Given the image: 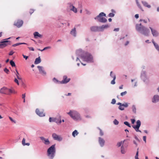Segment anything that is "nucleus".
Returning <instances> with one entry per match:
<instances>
[{"label":"nucleus","instance_id":"603ef678","mask_svg":"<svg viewBox=\"0 0 159 159\" xmlns=\"http://www.w3.org/2000/svg\"><path fill=\"white\" fill-rule=\"evenodd\" d=\"M51 48V47H50V46H48V47H46L45 48H44L43 49L44 50H46V49H50Z\"/></svg>","mask_w":159,"mask_h":159},{"label":"nucleus","instance_id":"37998d69","mask_svg":"<svg viewBox=\"0 0 159 159\" xmlns=\"http://www.w3.org/2000/svg\"><path fill=\"white\" fill-rule=\"evenodd\" d=\"M115 16V14L113 13H110L108 15V16L109 17H112Z\"/></svg>","mask_w":159,"mask_h":159},{"label":"nucleus","instance_id":"cd10ccee","mask_svg":"<svg viewBox=\"0 0 159 159\" xmlns=\"http://www.w3.org/2000/svg\"><path fill=\"white\" fill-rule=\"evenodd\" d=\"M141 2L144 7H147L148 8H151V6L148 5V3L146 2L142 1Z\"/></svg>","mask_w":159,"mask_h":159},{"label":"nucleus","instance_id":"69168bd1","mask_svg":"<svg viewBox=\"0 0 159 159\" xmlns=\"http://www.w3.org/2000/svg\"><path fill=\"white\" fill-rule=\"evenodd\" d=\"M25 94L24 93L22 94V98L23 99H25Z\"/></svg>","mask_w":159,"mask_h":159},{"label":"nucleus","instance_id":"de8ad7c7","mask_svg":"<svg viewBox=\"0 0 159 159\" xmlns=\"http://www.w3.org/2000/svg\"><path fill=\"white\" fill-rule=\"evenodd\" d=\"M9 118L10 120H11L12 122H13V123H16V121H15V120H13V119H12L11 117H9Z\"/></svg>","mask_w":159,"mask_h":159},{"label":"nucleus","instance_id":"4be33fe9","mask_svg":"<svg viewBox=\"0 0 159 159\" xmlns=\"http://www.w3.org/2000/svg\"><path fill=\"white\" fill-rule=\"evenodd\" d=\"M36 114L41 117L44 116L45 114L42 111H40L38 109H36L35 111Z\"/></svg>","mask_w":159,"mask_h":159},{"label":"nucleus","instance_id":"680f3d73","mask_svg":"<svg viewBox=\"0 0 159 159\" xmlns=\"http://www.w3.org/2000/svg\"><path fill=\"white\" fill-rule=\"evenodd\" d=\"M12 93L16 94L17 93V92L13 88L12 89Z\"/></svg>","mask_w":159,"mask_h":159},{"label":"nucleus","instance_id":"0e129e2a","mask_svg":"<svg viewBox=\"0 0 159 159\" xmlns=\"http://www.w3.org/2000/svg\"><path fill=\"white\" fill-rule=\"evenodd\" d=\"M119 30V28H115L114 30V31H118Z\"/></svg>","mask_w":159,"mask_h":159},{"label":"nucleus","instance_id":"e2e57ef3","mask_svg":"<svg viewBox=\"0 0 159 159\" xmlns=\"http://www.w3.org/2000/svg\"><path fill=\"white\" fill-rule=\"evenodd\" d=\"M137 5L139 8H140V9H142V7L139 3H137Z\"/></svg>","mask_w":159,"mask_h":159},{"label":"nucleus","instance_id":"39448f33","mask_svg":"<svg viewBox=\"0 0 159 159\" xmlns=\"http://www.w3.org/2000/svg\"><path fill=\"white\" fill-rule=\"evenodd\" d=\"M55 144L52 145L47 150V154L50 159H53L56 153Z\"/></svg>","mask_w":159,"mask_h":159},{"label":"nucleus","instance_id":"c9c22d12","mask_svg":"<svg viewBox=\"0 0 159 159\" xmlns=\"http://www.w3.org/2000/svg\"><path fill=\"white\" fill-rule=\"evenodd\" d=\"M125 141V140H124L123 141H121L120 142H119L117 143V146L118 147H119L121 146L122 144L124 143V142Z\"/></svg>","mask_w":159,"mask_h":159},{"label":"nucleus","instance_id":"79ce46f5","mask_svg":"<svg viewBox=\"0 0 159 159\" xmlns=\"http://www.w3.org/2000/svg\"><path fill=\"white\" fill-rule=\"evenodd\" d=\"M98 129L100 130V133H99L100 135L101 136H103L104 135V133H103V132L102 131V129H101L100 128H98Z\"/></svg>","mask_w":159,"mask_h":159},{"label":"nucleus","instance_id":"1a4fd4ad","mask_svg":"<svg viewBox=\"0 0 159 159\" xmlns=\"http://www.w3.org/2000/svg\"><path fill=\"white\" fill-rule=\"evenodd\" d=\"M141 78L144 82H147L148 81V77H147L146 72L144 70H142L141 74Z\"/></svg>","mask_w":159,"mask_h":159},{"label":"nucleus","instance_id":"b1692460","mask_svg":"<svg viewBox=\"0 0 159 159\" xmlns=\"http://www.w3.org/2000/svg\"><path fill=\"white\" fill-rule=\"evenodd\" d=\"M33 34L34 37L36 39H38V37L41 38L43 36L42 35L40 34L38 32H35Z\"/></svg>","mask_w":159,"mask_h":159},{"label":"nucleus","instance_id":"9b49d317","mask_svg":"<svg viewBox=\"0 0 159 159\" xmlns=\"http://www.w3.org/2000/svg\"><path fill=\"white\" fill-rule=\"evenodd\" d=\"M37 68L39 69L40 74L44 76L46 75V72L45 71L43 67L40 66H38Z\"/></svg>","mask_w":159,"mask_h":159},{"label":"nucleus","instance_id":"bb28decb","mask_svg":"<svg viewBox=\"0 0 159 159\" xmlns=\"http://www.w3.org/2000/svg\"><path fill=\"white\" fill-rule=\"evenodd\" d=\"M7 87H2L0 89V93L6 94V92H5V91L7 90Z\"/></svg>","mask_w":159,"mask_h":159},{"label":"nucleus","instance_id":"864d4df0","mask_svg":"<svg viewBox=\"0 0 159 159\" xmlns=\"http://www.w3.org/2000/svg\"><path fill=\"white\" fill-rule=\"evenodd\" d=\"M14 52H13L12 51H11L9 53V55L10 56H11L14 53Z\"/></svg>","mask_w":159,"mask_h":159},{"label":"nucleus","instance_id":"4468645a","mask_svg":"<svg viewBox=\"0 0 159 159\" xmlns=\"http://www.w3.org/2000/svg\"><path fill=\"white\" fill-rule=\"evenodd\" d=\"M98 142L100 146L101 147H103L105 143V141L104 139L101 137H99L98 138Z\"/></svg>","mask_w":159,"mask_h":159},{"label":"nucleus","instance_id":"aec40b11","mask_svg":"<svg viewBox=\"0 0 159 159\" xmlns=\"http://www.w3.org/2000/svg\"><path fill=\"white\" fill-rule=\"evenodd\" d=\"M159 101V96L157 95H154L152 98V102L156 103Z\"/></svg>","mask_w":159,"mask_h":159},{"label":"nucleus","instance_id":"f8f14e48","mask_svg":"<svg viewBox=\"0 0 159 159\" xmlns=\"http://www.w3.org/2000/svg\"><path fill=\"white\" fill-rule=\"evenodd\" d=\"M70 80V78H68L67 76L66 75H64L63 77V80L61 81V84H66L68 83Z\"/></svg>","mask_w":159,"mask_h":159},{"label":"nucleus","instance_id":"f03ea898","mask_svg":"<svg viewBox=\"0 0 159 159\" xmlns=\"http://www.w3.org/2000/svg\"><path fill=\"white\" fill-rule=\"evenodd\" d=\"M136 30L141 34L145 36H148L150 31L147 27L142 25L141 23L137 24L135 25Z\"/></svg>","mask_w":159,"mask_h":159},{"label":"nucleus","instance_id":"a18cd8bd","mask_svg":"<svg viewBox=\"0 0 159 159\" xmlns=\"http://www.w3.org/2000/svg\"><path fill=\"white\" fill-rule=\"evenodd\" d=\"M127 93V92L126 91H125L124 92H122L120 93V95L122 96H123L124 95H126Z\"/></svg>","mask_w":159,"mask_h":159},{"label":"nucleus","instance_id":"052dcab7","mask_svg":"<svg viewBox=\"0 0 159 159\" xmlns=\"http://www.w3.org/2000/svg\"><path fill=\"white\" fill-rule=\"evenodd\" d=\"M131 123L132 124H134L135 122V120L134 119H131Z\"/></svg>","mask_w":159,"mask_h":159},{"label":"nucleus","instance_id":"f257e3e1","mask_svg":"<svg viewBox=\"0 0 159 159\" xmlns=\"http://www.w3.org/2000/svg\"><path fill=\"white\" fill-rule=\"evenodd\" d=\"M76 55L83 61L88 63L93 62L94 61L93 56L90 53L86 52H84L82 49H80L76 52Z\"/></svg>","mask_w":159,"mask_h":159},{"label":"nucleus","instance_id":"6e6552de","mask_svg":"<svg viewBox=\"0 0 159 159\" xmlns=\"http://www.w3.org/2000/svg\"><path fill=\"white\" fill-rule=\"evenodd\" d=\"M141 122L139 120H138L136 121V125H133L132 126L133 128L135 129L136 131L141 132V131L139 129L140 127L141 126Z\"/></svg>","mask_w":159,"mask_h":159},{"label":"nucleus","instance_id":"3c124183","mask_svg":"<svg viewBox=\"0 0 159 159\" xmlns=\"http://www.w3.org/2000/svg\"><path fill=\"white\" fill-rule=\"evenodd\" d=\"M25 138H23V140H22V144L25 146Z\"/></svg>","mask_w":159,"mask_h":159},{"label":"nucleus","instance_id":"7ed1b4c3","mask_svg":"<svg viewBox=\"0 0 159 159\" xmlns=\"http://www.w3.org/2000/svg\"><path fill=\"white\" fill-rule=\"evenodd\" d=\"M136 30L141 34L145 36H148L150 31L147 27L142 25L141 23L137 24L135 25Z\"/></svg>","mask_w":159,"mask_h":159},{"label":"nucleus","instance_id":"13d9d810","mask_svg":"<svg viewBox=\"0 0 159 159\" xmlns=\"http://www.w3.org/2000/svg\"><path fill=\"white\" fill-rule=\"evenodd\" d=\"M22 56H23V57L24 58H25L26 60H27L28 58V56H26L24 54H23Z\"/></svg>","mask_w":159,"mask_h":159},{"label":"nucleus","instance_id":"393cba45","mask_svg":"<svg viewBox=\"0 0 159 159\" xmlns=\"http://www.w3.org/2000/svg\"><path fill=\"white\" fill-rule=\"evenodd\" d=\"M70 34L74 37H75L76 36V28L75 27H74L71 30L70 32Z\"/></svg>","mask_w":159,"mask_h":159},{"label":"nucleus","instance_id":"6ab92c4d","mask_svg":"<svg viewBox=\"0 0 159 159\" xmlns=\"http://www.w3.org/2000/svg\"><path fill=\"white\" fill-rule=\"evenodd\" d=\"M68 6L70 11H72L76 13L77 11V9L71 3H69Z\"/></svg>","mask_w":159,"mask_h":159},{"label":"nucleus","instance_id":"bf43d9fd","mask_svg":"<svg viewBox=\"0 0 159 159\" xmlns=\"http://www.w3.org/2000/svg\"><path fill=\"white\" fill-rule=\"evenodd\" d=\"M34 10H33V9H30V14L31 15V14H32L33 12H34Z\"/></svg>","mask_w":159,"mask_h":159},{"label":"nucleus","instance_id":"5fc2aeb1","mask_svg":"<svg viewBox=\"0 0 159 159\" xmlns=\"http://www.w3.org/2000/svg\"><path fill=\"white\" fill-rule=\"evenodd\" d=\"M76 58V61L77 62V63L78 62H79L80 63V62L81 63L80 61V60H79V58L78 57H77Z\"/></svg>","mask_w":159,"mask_h":159},{"label":"nucleus","instance_id":"9d476101","mask_svg":"<svg viewBox=\"0 0 159 159\" xmlns=\"http://www.w3.org/2000/svg\"><path fill=\"white\" fill-rule=\"evenodd\" d=\"M23 24V21L22 20H18L15 21L14 25L18 28L20 27Z\"/></svg>","mask_w":159,"mask_h":159},{"label":"nucleus","instance_id":"ea45409f","mask_svg":"<svg viewBox=\"0 0 159 159\" xmlns=\"http://www.w3.org/2000/svg\"><path fill=\"white\" fill-rule=\"evenodd\" d=\"M124 124L125 125L129 127H131V126H130V124H129V123L128 122H127V121H125L124 122Z\"/></svg>","mask_w":159,"mask_h":159},{"label":"nucleus","instance_id":"49530a36","mask_svg":"<svg viewBox=\"0 0 159 159\" xmlns=\"http://www.w3.org/2000/svg\"><path fill=\"white\" fill-rule=\"evenodd\" d=\"M116 100L115 99L113 98L112 100V101L111 102V103L113 104H114L116 103Z\"/></svg>","mask_w":159,"mask_h":159},{"label":"nucleus","instance_id":"a211bd4d","mask_svg":"<svg viewBox=\"0 0 159 159\" xmlns=\"http://www.w3.org/2000/svg\"><path fill=\"white\" fill-rule=\"evenodd\" d=\"M40 138L45 144L48 145L50 144V142L48 139H45L43 137H40Z\"/></svg>","mask_w":159,"mask_h":159},{"label":"nucleus","instance_id":"0eeeda50","mask_svg":"<svg viewBox=\"0 0 159 159\" xmlns=\"http://www.w3.org/2000/svg\"><path fill=\"white\" fill-rule=\"evenodd\" d=\"M7 43H9V44H11V41L6 40V39H3L0 42V48H3L7 47L8 45Z\"/></svg>","mask_w":159,"mask_h":159},{"label":"nucleus","instance_id":"6e6d98bb","mask_svg":"<svg viewBox=\"0 0 159 159\" xmlns=\"http://www.w3.org/2000/svg\"><path fill=\"white\" fill-rule=\"evenodd\" d=\"M143 140L145 142V143L146 142V136H143Z\"/></svg>","mask_w":159,"mask_h":159},{"label":"nucleus","instance_id":"ddd939ff","mask_svg":"<svg viewBox=\"0 0 159 159\" xmlns=\"http://www.w3.org/2000/svg\"><path fill=\"white\" fill-rule=\"evenodd\" d=\"M52 136L53 139L55 140H57L59 141H61L62 140V138L57 134L56 133H53L52 134Z\"/></svg>","mask_w":159,"mask_h":159},{"label":"nucleus","instance_id":"2eb2a0df","mask_svg":"<svg viewBox=\"0 0 159 159\" xmlns=\"http://www.w3.org/2000/svg\"><path fill=\"white\" fill-rule=\"evenodd\" d=\"M90 30L92 31L93 32H98L101 31L100 30V26H91L90 28Z\"/></svg>","mask_w":159,"mask_h":159},{"label":"nucleus","instance_id":"4c0bfd02","mask_svg":"<svg viewBox=\"0 0 159 159\" xmlns=\"http://www.w3.org/2000/svg\"><path fill=\"white\" fill-rule=\"evenodd\" d=\"M132 109L133 112L135 113H136V108L135 105H133L132 106Z\"/></svg>","mask_w":159,"mask_h":159},{"label":"nucleus","instance_id":"4d7b16f0","mask_svg":"<svg viewBox=\"0 0 159 159\" xmlns=\"http://www.w3.org/2000/svg\"><path fill=\"white\" fill-rule=\"evenodd\" d=\"M28 48L30 50L32 51H34V49L33 47H28Z\"/></svg>","mask_w":159,"mask_h":159},{"label":"nucleus","instance_id":"e433bc0d","mask_svg":"<svg viewBox=\"0 0 159 159\" xmlns=\"http://www.w3.org/2000/svg\"><path fill=\"white\" fill-rule=\"evenodd\" d=\"M10 65L12 67H15L16 66V65L14 61L12 60H11L10 61Z\"/></svg>","mask_w":159,"mask_h":159},{"label":"nucleus","instance_id":"20e7f679","mask_svg":"<svg viewBox=\"0 0 159 159\" xmlns=\"http://www.w3.org/2000/svg\"><path fill=\"white\" fill-rule=\"evenodd\" d=\"M67 114L75 121H79L82 120V117L80 114L76 111L70 110Z\"/></svg>","mask_w":159,"mask_h":159},{"label":"nucleus","instance_id":"423d86ee","mask_svg":"<svg viewBox=\"0 0 159 159\" xmlns=\"http://www.w3.org/2000/svg\"><path fill=\"white\" fill-rule=\"evenodd\" d=\"M103 16H106V14L104 12H102L94 18L95 20L97 21L105 23L107 21V20Z\"/></svg>","mask_w":159,"mask_h":159},{"label":"nucleus","instance_id":"5701e85b","mask_svg":"<svg viewBox=\"0 0 159 159\" xmlns=\"http://www.w3.org/2000/svg\"><path fill=\"white\" fill-rule=\"evenodd\" d=\"M58 120V119L56 117H50L49 119V121L50 122H55L57 124Z\"/></svg>","mask_w":159,"mask_h":159},{"label":"nucleus","instance_id":"473e14b6","mask_svg":"<svg viewBox=\"0 0 159 159\" xmlns=\"http://www.w3.org/2000/svg\"><path fill=\"white\" fill-rule=\"evenodd\" d=\"M16 76L17 79L19 80H21L22 78L21 77H20L19 76V74L18 73V71H17V70L16 69Z\"/></svg>","mask_w":159,"mask_h":159},{"label":"nucleus","instance_id":"a878e982","mask_svg":"<svg viewBox=\"0 0 159 159\" xmlns=\"http://www.w3.org/2000/svg\"><path fill=\"white\" fill-rule=\"evenodd\" d=\"M110 27V25L107 24L105 25H103L101 26H100V31H102L104 30V29L109 28Z\"/></svg>","mask_w":159,"mask_h":159},{"label":"nucleus","instance_id":"72a5a7b5","mask_svg":"<svg viewBox=\"0 0 159 159\" xmlns=\"http://www.w3.org/2000/svg\"><path fill=\"white\" fill-rule=\"evenodd\" d=\"M78 132L76 130H75L72 133V135L74 137H75V136L77 135L78 134Z\"/></svg>","mask_w":159,"mask_h":159},{"label":"nucleus","instance_id":"7c9ffc66","mask_svg":"<svg viewBox=\"0 0 159 159\" xmlns=\"http://www.w3.org/2000/svg\"><path fill=\"white\" fill-rule=\"evenodd\" d=\"M52 81L55 84H61V81L57 80L56 78L54 77L52 79Z\"/></svg>","mask_w":159,"mask_h":159},{"label":"nucleus","instance_id":"412c9836","mask_svg":"<svg viewBox=\"0 0 159 159\" xmlns=\"http://www.w3.org/2000/svg\"><path fill=\"white\" fill-rule=\"evenodd\" d=\"M128 106V104L127 103H125L124 104H123L120 106H119L118 107V108L119 110L123 111L124 110V107H127Z\"/></svg>","mask_w":159,"mask_h":159},{"label":"nucleus","instance_id":"09e8293b","mask_svg":"<svg viewBox=\"0 0 159 159\" xmlns=\"http://www.w3.org/2000/svg\"><path fill=\"white\" fill-rule=\"evenodd\" d=\"M14 81L15 82H16L18 85H19V81H18V80L16 79V78H15V80H14Z\"/></svg>","mask_w":159,"mask_h":159},{"label":"nucleus","instance_id":"58836bf2","mask_svg":"<svg viewBox=\"0 0 159 159\" xmlns=\"http://www.w3.org/2000/svg\"><path fill=\"white\" fill-rule=\"evenodd\" d=\"M113 123L115 125H117L119 124V122L117 120L115 119L113 120Z\"/></svg>","mask_w":159,"mask_h":159},{"label":"nucleus","instance_id":"c756f323","mask_svg":"<svg viewBox=\"0 0 159 159\" xmlns=\"http://www.w3.org/2000/svg\"><path fill=\"white\" fill-rule=\"evenodd\" d=\"M152 42L156 49L157 51L159 50V45L157 44V43H156L153 40H152Z\"/></svg>","mask_w":159,"mask_h":159},{"label":"nucleus","instance_id":"338daca9","mask_svg":"<svg viewBox=\"0 0 159 159\" xmlns=\"http://www.w3.org/2000/svg\"><path fill=\"white\" fill-rule=\"evenodd\" d=\"M135 139L138 141L140 142V140L138 138V137L136 136H135L134 137Z\"/></svg>","mask_w":159,"mask_h":159},{"label":"nucleus","instance_id":"dca6fc26","mask_svg":"<svg viewBox=\"0 0 159 159\" xmlns=\"http://www.w3.org/2000/svg\"><path fill=\"white\" fill-rule=\"evenodd\" d=\"M110 76L113 78V80L111 81V83L112 84H115V80L116 79V76L115 73L112 71H111L110 74Z\"/></svg>","mask_w":159,"mask_h":159},{"label":"nucleus","instance_id":"a19ab883","mask_svg":"<svg viewBox=\"0 0 159 159\" xmlns=\"http://www.w3.org/2000/svg\"><path fill=\"white\" fill-rule=\"evenodd\" d=\"M61 122L62 121L61 119V116H60L59 118H58V120L57 122V124L58 125H60L61 123Z\"/></svg>","mask_w":159,"mask_h":159},{"label":"nucleus","instance_id":"2f4dec72","mask_svg":"<svg viewBox=\"0 0 159 159\" xmlns=\"http://www.w3.org/2000/svg\"><path fill=\"white\" fill-rule=\"evenodd\" d=\"M121 152L123 154H124L126 152L125 148L123 145H122L121 147Z\"/></svg>","mask_w":159,"mask_h":159},{"label":"nucleus","instance_id":"c85d7f7f","mask_svg":"<svg viewBox=\"0 0 159 159\" xmlns=\"http://www.w3.org/2000/svg\"><path fill=\"white\" fill-rule=\"evenodd\" d=\"M41 62V59L40 57L36 58L34 62V63L35 64H37L40 63Z\"/></svg>","mask_w":159,"mask_h":159},{"label":"nucleus","instance_id":"f704fd0d","mask_svg":"<svg viewBox=\"0 0 159 159\" xmlns=\"http://www.w3.org/2000/svg\"><path fill=\"white\" fill-rule=\"evenodd\" d=\"M12 88L10 89L7 88V90H8V92L6 93V94L9 95L11 93H12Z\"/></svg>","mask_w":159,"mask_h":159},{"label":"nucleus","instance_id":"f3484780","mask_svg":"<svg viewBox=\"0 0 159 159\" xmlns=\"http://www.w3.org/2000/svg\"><path fill=\"white\" fill-rule=\"evenodd\" d=\"M149 28L151 30L152 34L154 37H157L158 36L159 33L156 30L153 29L151 27H149Z\"/></svg>","mask_w":159,"mask_h":159},{"label":"nucleus","instance_id":"8fccbe9b","mask_svg":"<svg viewBox=\"0 0 159 159\" xmlns=\"http://www.w3.org/2000/svg\"><path fill=\"white\" fill-rule=\"evenodd\" d=\"M20 45V43H16V44H13L12 45V46L13 47H16V46H18Z\"/></svg>","mask_w":159,"mask_h":159},{"label":"nucleus","instance_id":"774afa93","mask_svg":"<svg viewBox=\"0 0 159 159\" xmlns=\"http://www.w3.org/2000/svg\"><path fill=\"white\" fill-rule=\"evenodd\" d=\"M135 18H136V19H137L139 18V15L138 14H136L135 15Z\"/></svg>","mask_w":159,"mask_h":159},{"label":"nucleus","instance_id":"c03bdc74","mask_svg":"<svg viewBox=\"0 0 159 159\" xmlns=\"http://www.w3.org/2000/svg\"><path fill=\"white\" fill-rule=\"evenodd\" d=\"M4 71L7 74H9V70L7 68H5L4 69Z\"/></svg>","mask_w":159,"mask_h":159}]
</instances>
